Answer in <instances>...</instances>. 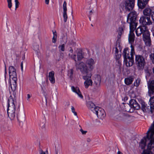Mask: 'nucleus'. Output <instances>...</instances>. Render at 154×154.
<instances>
[{"label":"nucleus","instance_id":"obj_1","mask_svg":"<svg viewBox=\"0 0 154 154\" xmlns=\"http://www.w3.org/2000/svg\"><path fill=\"white\" fill-rule=\"evenodd\" d=\"M146 137H144L139 143V147L143 149L146 145V143L149 141L147 145V150H151L154 147V122L146 133Z\"/></svg>","mask_w":154,"mask_h":154},{"label":"nucleus","instance_id":"obj_2","mask_svg":"<svg viewBox=\"0 0 154 154\" xmlns=\"http://www.w3.org/2000/svg\"><path fill=\"white\" fill-rule=\"evenodd\" d=\"M8 101L7 109L8 116L11 120H13L15 118L16 116V97L14 96L13 98L12 96H10L8 99Z\"/></svg>","mask_w":154,"mask_h":154},{"label":"nucleus","instance_id":"obj_3","mask_svg":"<svg viewBox=\"0 0 154 154\" xmlns=\"http://www.w3.org/2000/svg\"><path fill=\"white\" fill-rule=\"evenodd\" d=\"M137 14L135 11L130 12L128 15L127 22L129 23L130 27L136 28L137 25Z\"/></svg>","mask_w":154,"mask_h":154},{"label":"nucleus","instance_id":"obj_4","mask_svg":"<svg viewBox=\"0 0 154 154\" xmlns=\"http://www.w3.org/2000/svg\"><path fill=\"white\" fill-rule=\"evenodd\" d=\"M131 49L130 53L131 55L127 56L125 57L124 56V62L125 64L127 67L132 66L134 63L133 55L135 54L134 48L132 45H131Z\"/></svg>","mask_w":154,"mask_h":154},{"label":"nucleus","instance_id":"obj_5","mask_svg":"<svg viewBox=\"0 0 154 154\" xmlns=\"http://www.w3.org/2000/svg\"><path fill=\"white\" fill-rule=\"evenodd\" d=\"M135 60L138 69L140 70H142L146 64L145 58L141 55L136 54Z\"/></svg>","mask_w":154,"mask_h":154},{"label":"nucleus","instance_id":"obj_6","mask_svg":"<svg viewBox=\"0 0 154 154\" xmlns=\"http://www.w3.org/2000/svg\"><path fill=\"white\" fill-rule=\"evenodd\" d=\"M20 105H18L16 110V115L18 121L20 122H23L25 120V115L24 109L23 107L20 108Z\"/></svg>","mask_w":154,"mask_h":154},{"label":"nucleus","instance_id":"obj_7","mask_svg":"<svg viewBox=\"0 0 154 154\" xmlns=\"http://www.w3.org/2000/svg\"><path fill=\"white\" fill-rule=\"evenodd\" d=\"M75 66L77 69H80L82 73L87 75L88 74L91 73L89 71H91L86 64L83 62L78 64L76 63Z\"/></svg>","mask_w":154,"mask_h":154},{"label":"nucleus","instance_id":"obj_8","mask_svg":"<svg viewBox=\"0 0 154 154\" xmlns=\"http://www.w3.org/2000/svg\"><path fill=\"white\" fill-rule=\"evenodd\" d=\"M135 0H125L123 3L124 8L126 11L132 10L134 6Z\"/></svg>","mask_w":154,"mask_h":154},{"label":"nucleus","instance_id":"obj_9","mask_svg":"<svg viewBox=\"0 0 154 154\" xmlns=\"http://www.w3.org/2000/svg\"><path fill=\"white\" fill-rule=\"evenodd\" d=\"M149 31L147 27L146 26H140L136 30V33L138 36L142 34L144 35Z\"/></svg>","mask_w":154,"mask_h":154},{"label":"nucleus","instance_id":"obj_10","mask_svg":"<svg viewBox=\"0 0 154 154\" xmlns=\"http://www.w3.org/2000/svg\"><path fill=\"white\" fill-rule=\"evenodd\" d=\"M94 111L93 112L97 115L99 118L102 119L106 116L104 110L101 108L97 106L96 109H94Z\"/></svg>","mask_w":154,"mask_h":154},{"label":"nucleus","instance_id":"obj_11","mask_svg":"<svg viewBox=\"0 0 154 154\" xmlns=\"http://www.w3.org/2000/svg\"><path fill=\"white\" fill-rule=\"evenodd\" d=\"M91 73H89L83 77V79L85 80L84 83V85L86 88H88L90 86L92 85V81L91 79H89L91 78Z\"/></svg>","mask_w":154,"mask_h":154},{"label":"nucleus","instance_id":"obj_12","mask_svg":"<svg viewBox=\"0 0 154 154\" xmlns=\"http://www.w3.org/2000/svg\"><path fill=\"white\" fill-rule=\"evenodd\" d=\"M139 22L143 25H150L152 24V22L150 20V17L148 16H142L140 17Z\"/></svg>","mask_w":154,"mask_h":154},{"label":"nucleus","instance_id":"obj_13","mask_svg":"<svg viewBox=\"0 0 154 154\" xmlns=\"http://www.w3.org/2000/svg\"><path fill=\"white\" fill-rule=\"evenodd\" d=\"M9 73L10 79L17 80L16 70L13 66H10L9 68Z\"/></svg>","mask_w":154,"mask_h":154},{"label":"nucleus","instance_id":"obj_14","mask_svg":"<svg viewBox=\"0 0 154 154\" xmlns=\"http://www.w3.org/2000/svg\"><path fill=\"white\" fill-rule=\"evenodd\" d=\"M147 84L148 94L151 96L154 94V80H149Z\"/></svg>","mask_w":154,"mask_h":154},{"label":"nucleus","instance_id":"obj_15","mask_svg":"<svg viewBox=\"0 0 154 154\" xmlns=\"http://www.w3.org/2000/svg\"><path fill=\"white\" fill-rule=\"evenodd\" d=\"M95 63V61L92 58L87 60L85 62V64L91 71L94 69Z\"/></svg>","mask_w":154,"mask_h":154},{"label":"nucleus","instance_id":"obj_16","mask_svg":"<svg viewBox=\"0 0 154 154\" xmlns=\"http://www.w3.org/2000/svg\"><path fill=\"white\" fill-rule=\"evenodd\" d=\"M141 109L144 112H149L151 113L153 112L151 106H147V104L144 102H142L141 103Z\"/></svg>","mask_w":154,"mask_h":154},{"label":"nucleus","instance_id":"obj_17","mask_svg":"<svg viewBox=\"0 0 154 154\" xmlns=\"http://www.w3.org/2000/svg\"><path fill=\"white\" fill-rule=\"evenodd\" d=\"M125 28V23H122L120 26L119 27L117 31V32L118 33L117 38L118 39L121 38L122 35L124 33Z\"/></svg>","mask_w":154,"mask_h":154},{"label":"nucleus","instance_id":"obj_18","mask_svg":"<svg viewBox=\"0 0 154 154\" xmlns=\"http://www.w3.org/2000/svg\"><path fill=\"white\" fill-rule=\"evenodd\" d=\"M130 31L128 35V41L129 42L132 44L134 41L135 35L133 32L136 28L130 27Z\"/></svg>","mask_w":154,"mask_h":154},{"label":"nucleus","instance_id":"obj_19","mask_svg":"<svg viewBox=\"0 0 154 154\" xmlns=\"http://www.w3.org/2000/svg\"><path fill=\"white\" fill-rule=\"evenodd\" d=\"M128 115L123 112H120L116 116V119L118 121L125 122L128 120Z\"/></svg>","mask_w":154,"mask_h":154},{"label":"nucleus","instance_id":"obj_20","mask_svg":"<svg viewBox=\"0 0 154 154\" xmlns=\"http://www.w3.org/2000/svg\"><path fill=\"white\" fill-rule=\"evenodd\" d=\"M154 9L151 7L146 8L143 11V13L144 16L150 17Z\"/></svg>","mask_w":154,"mask_h":154},{"label":"nucleus","instance_id":"obj_21","mask_svg":"<svg viewBox=\"0 0 154 154\" xmlns=\"http://www.w3.org/2000/svg\"><path fill=\"white\" fill-rule=\"evenodd\" d=\"M149 0H137V5L139 8H144L148 3Z\"/></svg>","mask_w":154,"mask_h":154},{"label":"nucleus","instance_id":"obj_22","mask_svg":"<svg viewBox=\"0 0 154 154\" xmlns=\"http://www.w3.org/2000/svg\"><path fill=\"white\" fill-rule=\"evenodd\" d=\"M130 103L131 107L134 109L138 110L140 108V105L135 100L131 99V100Z\"/></svg>","mask_w":154,"mask_h":154},{"label":"nucleus","instance_id":"obj_23","mask_svg":"<svg viewBox=\"0 0 154 154\" xmlns=\"http://www.w3.org/2000/svg\"><path fill=\"white\" fill-rule=\"evenodd\" d=\"M71 89L72 91L76 93L81 98H83V96L78 87H75L73 86H72L71 87Z\"/></svg>","mask_w":154,"mask_h":154},{"label":"nucleus","instance_id":"obj_24","mask_svg":"<svg viewBox=\"0 0 154 154\" xmlns=\"http://www.w3.org/2000/svg\"><path fill=\"white\" fill-rule=\"evenodd\" d=\"M48 77L51 83L54 84L55 82V80L54 78V71H52L49 72Z\"/></svg>","mask_w":154,"mask_h":154},{"label":"nucleus","instance_id":"obj_25","mask_svg":"<svg viewBox=\"0 0 154 154\" xmlns=\"http://www.w3.org/2000/svg\"><path fill=\"white\" fill-rule=\"evenodd\" d=\"M17 80H14V79H12L11 81L10 82L11 88L13 91H15L16 89Z\"/></svg>","mask_w":154,"mask_h":154},{"label":"nucleus","instance_id":"obj_26","mask_svg":"<svg viewBox=\"0 0 154 154\" xmlns=\"http://www.w3.org/2000/svg\"><path fill=\"white\" fill-rule=\"evenodd\" d=\"M87 106L88 108L91 109V110L93 112L94 109H96V107L94 103L91 101H88L87 103Z\"/></svg>","mask_w":154,"mask_h":154},{"label":"nucleus","instance_id":"obj_27","mask_svg":"<svg viewBox=\"0 0 154 154\" xmlns=\"http://www.w3.org/2000/svg\"><path fill=\"white\" fill-rule=\"evenodd\" d=\"M118 47H120L119 45L117 47V45L115 46V48H113V50H114L115 52V54L116 56V59L117 60H119L121 57L120 54H118L119 50L118 49Z\"/></svg>","mask_w":154,"mask_h":154},{"label":"nucleus","instance_id":"obj_28","mask_svg":"<svg viewBox=\"0 0 154 154\" xmlns=\"http://www.w3.org/2000/svg\"><path fill=\"white\" fill-rule=\"evenodd\" d=\"M133 79V78L132 77L126 78L125 79V83L126 85H129L132 84Z\"/></svg>","mask_w":154,"mask_h":154},{"label":"nucleus","instance_id":"obj_29","mask_svg":"<svg viewBox=\"0 0 154 154\" xmlns=\"http://www.w3.org/2000/svg\"><path fill=\"white\" fill-rule=\"evenodd\" d=\"M130 51V49L128 48H125L124 49L123 52V57L125 56V57L127 56L131 55V53Z\"/></svg>","mask_w":154,"mask_h":154},{"label":"nucleus","instance_id":"obj_30","mask_svg":"<svg viewBox=\"0 0 154 154\" xmlns=\"http://www.w3.org/2000/svg\"><path fill=\"white\" fill-rule=\"evenodd\" d=\"M143 41H145L150 38V34L149 31H148L145 34L143 35Z\"/></svg>","mask_w":154,"mask_h":154},{"label":"nucleus","instance_id":"obj_31","mask_svg":"<svg viewBox=\"0 0 154 154\" xmlns=\"http://www.w3.org/2000/svg\"><path fill=\"white\" fill-rule=\"evenodd\" d=\"M149 102L150 103V105L151 109L153 111V110L154 109V96L150 97Z\"/></svg>","mask_w":154,"mask_h":154},{"label":"nucleus","instance_id":"obj_32","mask_svg":"<svg viewBox=\"0 0 154 154\" xmlns=\"http://www.w3.org/2000/svg\"><path fill=\"white\" fill-rule=\"evenodd\" d=\"M53 36L52 39V42L53 43H55L56 42L57 35L56 32H53Z\"/></svg>","mask_w":154,"mask_h":154},{"label":"nucleus","instance_id":"obj_33","mask_svg":"<svg viewBox=\"0 0 154 154\" xmlns=\"http://www.w3.org/2000/svg\"><path fill=\"white\" fill-rule=\"evenodd\" d=\"M63 16L64 18V22H66L68 19L67 11H63Z\"/></svg>","mask_w":154,"mask_h":154},{"label":"nucleus","instance_id":"obj_34","mask_svg":"<svg viewBox=\"0 0 154 154\" xmlns=\"http://www.w3.org/2000/svg\"><path fill=\"white\" fill-rule=\"evenodd\" d=\"M33 49L37 52V53H38L39 46L36 44H34L33 45Z\"/></svg>","mask_w":154,"mask_h":154},{"label":"nucleus","instance_id":"obj_35","mask_svg":"<svg viewBox=\"0 0 154 154\" xmlns=\"http://www.w3.org/2000/svg\"><path fill=\"white\" fill-rule=\"evenodd\" d=\"M144 41L146 45L147 46H149L151 44V41L150 38Z\"/></svg>","mask_w":154,"mask_h":154},{"label":"nucleus","instance_id":"obj_36","mask_svg":"<svg viewBox=\"0 0 154 154\" xmlns=\"http://www.w3.org/2000/svg\"><path fill=\"white\" fill-rule=\"evenodd\" d=\"M131 108V105H130L129 104H127L125 106L124 110L126 111L130 112Z\"/></svg>","mask_w":154,"mask_h":154},{"label":"nucleus","instance_id":"obj_37","mask_svg":"<svg viewBox=\"0 0 154 154\" xmlns=\"http://www.w3.org/2000/svg\"><path fill=\"white\" fill-rule=\"evenodd\" d=\"M140 79H137L134 83V85L136 87H138L140 83Z\"/></svg>","mask_w":154,"mask_h":154},{"label":"nucleus","instance_id":"obj_38","mask_svg":"<svg viewBox=\"0 0 154 154\" xmlns=\"http://www.w3.org/2000/svg\"><path fill=\"white\" fill-rule=\"evenodd\" d=\"M142 154H153L151 150H144Z\"/></svg>","mask_w":154,"mask_h":154},{"label":"nucleus","instance_id":"obj_39","mask_svg":"<svg viewBox=\"0 0 154 154\" xmlns=\"http://www.w3.org/2000/svg\"><path fill=\"white\" fill-rule=\"evenodd\" d=\"M43 93L44 94V95L45 96V99L44 100H43V102L44 103H45L46 104L47 103V94L46 93L45 91L44 90L43 91Z\"/></svg>","mask_w":154,"mask_h":154},{"label":"nucleus","instance_id":"obj_40","mask_svg":"<svg viewBox=\"0 0 154 154\" xmlns=\"http://www.w3.org/2000/svg\"><path fill=\"white\" fill-rule=\"evenodd\" d=\"M58 48L60 50L62 51H65V45L64 44L60 45L59 47Z\"/></svg>","mask_w":154,"mask_h":154},{"label":"nucleus","instance_id":"obj_41","mask_svg":"<svg viewBox=\"0 0 154 154\" xmlns=\"http://www.w3.org/2000/svg\"><path fill=\"white\" fill-rule=\"evenodd\" d=\"M73 73V70L72 69H70V72L68 73V75L69 76V77L71 79H72V78Z\"/></svg>","mask_w":154,"mask_h":154},{"label":"nucleus","instance_id":"obj_42","mask_svg":"<svg viewBox=\"0 0 154 154\" xmlns=\"http://www.w3.org/2000/svg\"><path fill=\"white\" fill-rule=\"evenodd\" d=\"M8 3V7L10 9V10H11V8L12 6V4L11 2L12 0H7Z\"/></svg>","mask_w":154,"mask_h":154},{"label":"nucleus","instance_id":"obj_43","mask_svg":"<svg viewBox=\"0 0 154 154\" xmlns=\"http://www.w3.org/2000/svg\"><path fill=\"white\" fill-rule=\"evenodd\" d=\"M77 58L79 60H81L83 57L82 54L80 53H79L77 54Z\"/></svg>","mask_w":154,"mask_h":154},{"label":"nucleus","instance_id":"obj_44","mask_svg":"<svg viewBox=\"0 0 154 154\" xmlns=\"http://www.w3.org/2000/svg\"><path fill=\"white\" fill-rule=\"evenodd\" d=\"M63 11H67L66 3V1L64 2L63 5Z\"/></svg>","mask_w":154,"mask_h":154},{"label":"nucleus","instance_id":"obj_45","mask_svg":"<svg viewBox=\"0 0 154 154\" xmlns=\"http://www.w3.org/2000/svg\"><path fill=\"white\" fill-rule=\"evenodd\" d=\"M101 78L100 76H97L96 77L95 79L94 82H97L100 83Z\"/></svg>","mask_w":154,"mask_h":154},{"label":"nucleus","instance_id":"obj_46","mask_svg":"<svg viewBox=\"0 0 154 154\" xmlns=\"http://www.w3.org/2000/svg\"><path fill=\"white\" fill-rule=\"evenodd\" d=\"M150 58L151 60H152L153 63L154 64V53L151 54L150 55Z\"/></svg>","mask_w":154,"mask_h":154},{"label":"nucleus","instance_id":"obj_47","mask_svg":"<svg viewBox=\"0 0 154 154\" xmlns=\"http://www.w3.org/2000/svg\"><path fill=\"white\" fill-rule=\"evenodd\" d=\"M69 56H70L73 59H74L75 60V63H76V60L75 59V57H76V55L75 54H74L73 55H72V54H71L70 53L69 54Z\"/></svg>","mask_w":154,"mask_h":154},{"label":"nucleus","instance_id":"obj_48","mask_svg":"<svg viewBox=\"0 0 154 154\" xmlns=\"http://www.w3.org/2000/svg\"><path fill=\"white\" fill-rule=\"evenodd\" d=\"M15 10H16L17 8H18L20 3L18 0H15Z\"/></svg>","mask_w":154,"mask_h":154},{"label":"nucleus","instance_id":"obj_49","mask_svg":"<svg viewBox=\"0 0 154 154\" xmlns=\"http://www.w3.org/2000/svg\"><path fill=\"white\" fill-rule=\"evenodd\" d=\"M71 110H72V112L74 113V115L77 116V113L76 112H75V108L73 106H72Z\"/></svg>","mask_w":154,"mask_h":154},{"label":"nucleus","instance_id":"obj_50","mask_svg":"<svg viewBox=\"0 0 154 154\" xmlns=\"http://www.w3.org/2000/svg\"><path fill=\"white\" fill-rule=\"evenodd\" d=\"M80 131L81 132L82 134H85L87 132V131H84L82 129H81Z\"/></svg>","mask_w":154,"mask_h":154},{"label":"nucleus","instance_id":"obj_51","mask_svg":"<svg viewBox=\"0 0 154 154\" xmlns=\"http://www.w3.org/2000/svg\"><path fill=\"white\" fill-rule=\"evenodd\" d=\"M152 19L153 21V23H154V10L151 15Z\"/></svg>","mask_w":154,"mask_h":154},{"label":"nucleus","instance_id":"obj_52","mask_svg":"<svg viewBox=\"0 0 154 154\" xmlns=\"http://www.w3.org/2000/svg\"><path fill=\"white\" fill-rule=\"evenodd\" d=\"M64 104L65 106H68L69 105V102L68 101H66L64 102Z\"/></svg>","mask_w":154,"mask_h":154},{"label":"nucleus","instance_id":"obj_53","mask_svg":"<svg viewBox=\"0 0 154 154\" xmlns=\"http://www.w3.org/2000/svg\"><path fill=\"white\" fill-rule=\"evenodd\" d=\"M100 83L99 82H94V84H95L96 86H97V87H98L100 85Z\"/></svg>","mask_w":154,"mask_h":154},{"label":"nucleus","instance_id":"obj_54","mask_svg":"<svg viewBox=\"0 0 154 154\" xmlns=\"http://www.w3.org/2000/svg\"><path fill=\"white\" fill-rule=\"evenodd\" d=\"M31 96L29 94H27V100L28 101H29V99L31 97Z\"/></svg>","mask_w":154,"mask_h":154},{"label":"nucleus","instance_id":"obj_55","mask_svg":"<svg viewBox=\"0 0 154 154\" xmlns=\"http://www.w3.org/2000/svg\"><path fill=\"white\" fill-rule=\"evenodd\" d=\"M21 69L22 72L23 71V62H22L21 63Z\"/></svg>","mask_w":154,"mask_h":154},{"label":"nucleus","instance_id":"obj_56","mask_svg":"<svg viewBox=\"0 0 154 154\" xmlns=\"http://www.w3.org/2000/svg\"><path fill=\"white\" fill-rule=\"evenodd\" d=\"M86 140L88 142H90L91 140L90 138H87L86 139Z\"/></svg>","mask_w":154,"mask_h":154},{"label":"nucleus","instance_id":"obj_57","mask_svg":"<svg viewBox=\"0 0 154 154\" xmlns=\"http://www.w3.org/2000/svg\"><path fill=\"white\" fill-rule=\"evenodd\" d=\"M49 0H45V2L46 4L48 5L49 3Z\"/></svg>","mask_w":154,"mask_h":154},{"label":"nucleus","instance_id":"obj_58","mask_svg":"<svg viewBox=\"0 0 154 154\" xmlns=\"http://www.w3.org/2000/svg\"><path fill=\"white\" fill-rule=\"evenodd\" d=\"M40 153V154H46L45 152H43L42 150H41Z\"/></svg>","mask_w":154,"mask_h":154},{"label":"nucleus","instance_id":"obj_59","mask_svg":"<svg viewBox=\"0 0 154 154\" xmlns=\"http://www.w3.org/2000/svg\"><path fill=\"white\" fill-rule=\"evenodd\" d=\"M71 48V49L69 51V52L71 53H72L73 51V50L71 48Z\"/></svg>","mask_w":154,"mask_h":154},{"label":"nucleus","instance_id":"obj_60","mask_svg":"<svg viewBox=\"0 0 154 154\" xmlns=\"http://www.w3.org/2000/svg\"><path fill=\"white\" fill-rule=\"evenodd\" d=\"M117 154H122L120 151H118L117 152Z\"/></svg>","mask_w":154,"mask_h":154},{"label":"nucleus","instance_id":"obj_61","mask_svg":"<svg viewBox=\"0 0 154 154\" xmlns=\"http://www.w3.org/2000/svg\"><path fill=\"white\" fill-rule=\"evenodd\" d=\"M152 34L153 36L154 37V30H153V31L152 32Z\"/></svg>","mask_w":154,"mask_h":154},{"label":"nucleus","instance_id":"obj_62","mask_svg":"<svg viewBox=\"0 0 154 154\" xmlns=\"http://www.w3.org/2000/svg\"><path fill=\"white\" fill-rule=\"evenodd\" d=\"M45 127V125H43L42 126V128H44Z\"/></svg>","mask_w":154,"mask_h":154},{"label":"nucleus","instance_id":"obj_63","mask_svg":"<svg viewBox=\"0 0 154 154\" xmlns=\"http://www.w3.org/2000/svg\"><path fill=\"white\" fill-rule=\"evenodd\" d=\"M153 73L154 74V67L153 68Z\"/></svg>","mask_w":154,"mask_h":154},{"label":"nucleus","instance_id":"obj_64","mask_svg":"<svg viewBox=\"0 0 154 154\" xmlns=\"http://www.w3.org/2000/svg\"><path fill=\"white\" fill-rule=\"evenodd\" d=\"M56 154H58V152L56 151Z\"/></svg>","mask_w":154,"mask_h":154}]
</instances>
